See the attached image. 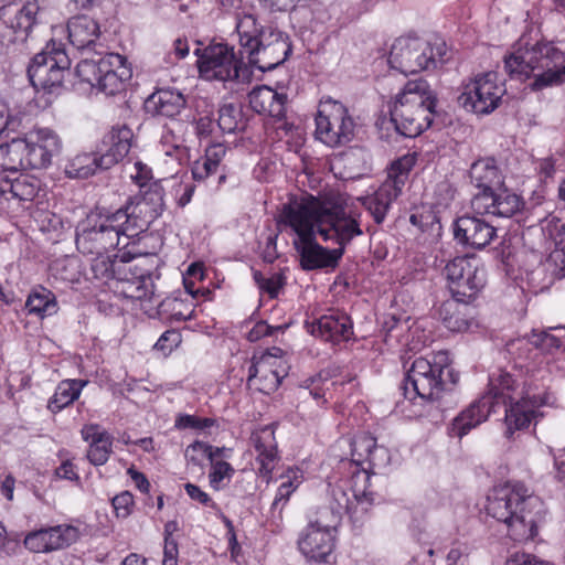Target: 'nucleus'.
<instances>
[{
    "instance_id": "f257e3e1",
    "label": "nucleus",
    "mask_w": 565,
    "mask_h": 565,
    "mask_svg": "<svg viewBox=\"0 0 565 565\" xmlns=\"http://www.w3.org/2000/svg\"><path fill=\"white\" fill-rule=\"evenodd\" d=\"M360 215L348 214L338 194L309 196L284 205L280 223L297 234L294 247L305 270L335 267L345 246L363 234Z\"/></svg>"
},
{
    "instance_id": "f03ea898",
    "label": "nucleus",
    "mask_w": 565,
    "mask_h": 565,
    "mask_svg": "<svg viewBox=\"0 0 565 565\" xmlns=\"http://www.w3.org/2000/svg\"><path fill=\"white\" fill-rule=\"evenodd\" d=\"M156 216L145 199L130 200L116 212L90 213L76 227V247L84 255L108 254L119 245L127 247Z\"/></svg>"
},
{
    "instance_id": "7ed1b4c3",
    "label": "nucleus",
    "mask_w": 565,
    "mask_h": 565,
    "mask_svg": "<svg viewBox=\"0 0 565 565\" xmlns=\"http://www.w3.org/2000/svg\"><path fill=\"white\" fill-rule=\"evenodd\" d=\"M486 511L504 523L509 536L516 542L533 540L545 519L544 502L520 482L494 487L488 494Z\"/></svg>"
},
{
    "instance_id": "20e7f679",
    "label": "nucleus",
    "mask_w": 565,
    "mask_h": 565,
    "mask_svg": "<svg viewBox=\"0 0 565 565\" xmlns=\"http://www.w3.org/2000/svg\"><path fill=\"white\" fill-rule=\"evenodd\" d=\"M512 77H533L530 88L534 92L565 83V52L553 42L522 43L504 60Z\"/></svg>"
},
{
    "instance_id": "39448f33",
    "label": "nucleus",
    "mask_w": 565,
    "mask_h": 565,
    "mask_svg": "<svg viewBox=\"0 0 565 565\" xmlns=\"http://www.w3.org/2000/svg\"><path fill=\"white\" fill-rule=\"evenodd\" d=\"M236 31L248 63L262 72L271 71L282 64L292 51L288 34L260 24L252 13L237 15Z\"/></svg>"
},
{
    "instance_id": "423d86ee",
    "label": "nucleus",
    "mask_w": 565,
    "mask_h": 565,
    "mask_svg": "<svg viewBox=\"0 0 565 565\" xmlns=\"http://www.w3.org/2000/svg\"><path fill=\"white\" fill-rule=\"evenodd\" d=\"M435 106L428 83L423 78L409 81L390 109L391 119L402 136L415 138L431 125Z\"/></svg>"
},
{
    "instance_id": "0eeeda50",
    "label": "nucleus",
    "mask_w": 565,
    "mask_h": 565,
    "mask_svg": "<svg viewBox=\"0 0 565 565\" xmlns=\"http://www.w3.org/2000/svg\"><path fill=\"white\" fill-rule=\"evenodd\" d=\"M445 372L450 377L451 385H455L459 376L449 367L446 352H438L434 355L433 361L425 358L416 359L404 380L405 396L409 399L415 397L430 401L438 399L440 393L447 388L444 379Z\"/></svg>"
},
{
    "instance_id": "6e6552de",
    "label": "nucleus",
    "mask_w": 565,
    "mask_h": 565,
    "mask_svg": "<svg viewBox=\"0 0 565 565\" xmlns=\"http://www.w3.org/2000/svg\"><path fill=\"white\" fill-rule=\"evenodd\" d=\"M447 52V44L443 40L429 42L418 36H402L391 47L388 64L405 75L414 74L444 64Z\"/></svg>"
},
{
    "instance_id": "1a4fd4ad",
    "label": "nucleus",
    "mask_w": 565,
    "mask_h": 565,
    "mask_svg": "<svg viewBox=\"0 0 565 565\" xmlns=\"http://www.w3.org/2000/svg\"><path fill=\"white\" fill-rule=\"evenodd\" d=\"M71 60L61 43H47L36 54L28 67V76L32 86L50 94L57 93L66 74H70Z\"/></svg>"
},
{
    "instance_id": "9d476101",
    "label": "nucleus",
    "mask_w": 565,
    "mask_h": 565,
    "mask_svg": "<svg viewBox=\"0 0 565 565\" xmlns=\"http://www.w3.org/2000/svg\"><path fill=\"white\" fill-rule=\"evenodd\" d=\"M196 49L198 66L203 78L222 82L237 81L248 83L252 72L247 65L236 58L234 47L224 43L209 45L202 50Z\"/></svg>"
},
{
    "instance_id": "9b49d317",
    "label": "nucleus",
    "mask_w": 565,
    "mask_h": 565,
    "mask_svg": "<svg viewBox=\"0 0 565 565\" xmlns=\"http://www.w3.org/2000/svg\"><path fill=\"white\" fill-rule=\"evenodd\" d=\"M124 253L117 264V276L111 285L115 292L134 300H153L156 286L147 257L127 258Z\"/></svg>"
},
{
    "instance_id": "f8f14e48",
    "label": "nucleus",
    "mask_w": 565,
    "mask_h": 565,
    "mask_svg": "<svg viewBox=\"0 0 565 565\" xmlns=\"http://www.w3.org/2000/svg\"><path fill=\"white\" fill-rule=\"evenodd\" d=\"M354 132V119L342 103L331 98L320 102L316 116L318 139L330 147H338L350 142Z\"/></svg>"
},
{
    "instance_id": "ddd939ff",
    "label": "nucleus",
    "mask_w": 565,
    "mask_h": 565,
    "mask_svg": "<svg viewBox=\"0 0 565 565\" xmlns=\"http://www.w3.org/2000/svg\"><path fill=\"white\" fill-rule=\"evenodd\" d=\"M504 93L497 73H481L462 83L458 103L468 111L488 115L499 107Z\"/></svg>"
},
{
    "instance_id": "4468645a",
    "label": "nucleus",
    "mask_w": 565,
    "mask_h": 565,
    "mask_svg": "<svg viewBox=\"0 0 565 565\" xmlns=\"http://www.w3.org/2000/svg\"><path fill=\"white\" fill-rule=\"evenodd\" d=\"M448 287L454 298L471 300L486 285V269L475 257H456L445 267Z\"/></svg>"
},
{
    "instance_id": "2eb2a0df",
    "label": "nucleus",
    "mask_w": 565,
    "mask_h": 565,
    "mask_svg": "<svg viewBox=\"0 0 565 565\" xmlns=\"http://www.w3.org/2000/svg\"><path fill=\"white\" fill-rule=\"evenodd\" d=\"M370 479L371 476L366 470H358L351 478V492L354 502L350 500L342 487L335 486L331 489L328 504H333V509L342 515L349 513L353 516L359 511L366 512L374 501V493L369 490Z\"/></svg>"
},
{
    "instance_id": "dca6fc26",
    "label": "nucleus",
    "mask_w": 565,
    "mask_h": 565,
    "mask_svg": "<svg viewBox=\"0 0 565 565\" xmlns=\"http://www.w3.org/2000/svg\"><path fill=\"white\" fill-rule=\"evenodd\" d=\"M79 530L70 524L42 527L28 533L24 537V546L32 553H52L64 550L77 542Z\"/></svg>"
},
{
    "instance_id": "f3484780",
    "label": "nucleus",
    "mask_w": 565,
    "mask_h": 565,
    "mask_svg": "<svg viewBox=\"0 0 565 565\" xmlns=\"http://www.w3.org/2000/svg\"><path fill=\"white\" fill-rule=\"evenodd\" d=\"M21 140L26 145V166L32 169L49 167L61 150V140L50 128H34Z\"/></svg>"
},
{
    "instance_id": "a211bd4d",
    "label": "nucleus",
    "mask_w": 565,
    "mask_h": 565,
    "mask_svg": "<svg viewBox=\"0 0 565 565\" xmlns=\"http://www.w3.org/2000/svg\"><path fill=\"white\" fill-rule=\"evenodd\" d=\"M544 404V398L536 395L531 396L529 393L508 402L504 418L505 436L511 438L516 430L527 428L532 422L542 416L539 409Z\"/></svg>"
},
{
    "instance_id": "6ab92c4d",
    "label": "nucleus",
    "mask_w": 565,
    "mask_h": 565,
    "mask_svg": "<svg viewBox=\"0 0 565 565\" xmlns=\"http://www.w3.org/2000/svg\"><path fill=\"white\" fill-rule=\"evenodd\" d=\"M286 374L287 372L286 367L282 366V361L279 360L276 354L268 352L253 362L248 370L247 382L249 385H256V381L258 380V390L263 393L270 394L279 387Z\"/></svg>"
},
{
    "instance_id": "aec40b11",
    "label": "nucleus",
    "mask_w": 565,
    "mask_h": 565,
    "mask_svg": "<svg viewBox=\"0 0 565 565\" xmlns=\"http://www.w3.org/2000/svg\"><path fill=\"white\" fill-rule=\"evenodd\" d=\"M454 234L460 244L482 249L497 236V230L482 218L465 215L455 222Z\"/></svg>"
},
{
    "instance_id": "412c9836",
    "label": "nucleus",
    "mask_w": 565,
    "mask_h": 565,
    "mask_svg": "<svg viewBox=\"0 0 565 565\" xmlns=\"http://www.w3.org/2000/svg\"><path fill=\"white\" fill-rule=\"evenodd\" d=\"M100 81L95 88L106 95H115L124 87V82L131 76L130 70L126 66V58L118 53H107L102 56Z\"/></svg>"
},
{
    "instance_id": "4be33fe9",
    "label": "nucleus",
    "mask_w": 565,
    "mask_h": 565,
    "mask_svg": "<svg viewBox=\"0 0 565 565\" xmlns=\"http://www.w3.org/2000/svg\"><path fill=\"white\" fill-rule=\"evenodd\" d=\"M492 412L494 408L491 396H481L452 419L450 435L462 438L471 429L486 422Z\"/></svg>"
},
{
    "instance_id": "5701e85b",
    "label": "nucleus",
    "mask_w": 565,
    "mask_h": 565,
    "mask_svg": "<svg viewBox=\"0 0 565 565\" xmlns=\"http://www.w3.org/2000/svg\"><path fill=\"white\" fill-rule=\"evenodd\" d=\"M39 10L36 1H28L21 8L6 6L1 8L0 18L15 33L17 40L25 41L38 23Z\"/></svg>"
},
{
    "instance_id": "b1692460",
    "label": "nucleus",
    "mask_w": 565,
    "mask_h": 565,
    "mask_svg": "<svg viewBox=\"0 0 565 565\" xmlns=\"http://www.w3.org/2000/svg\"><path fill=\"white\" fill-rule=\"evenodd\" d=\"M250 443L257 452L256 461L259 465L258 472L270 479L271 472L278 461L277 443L275 431L271 427L265 426L250 436Z\"/></svg>"
},
{
    "instance_id": "393cba45",
    "label": "nucleus",
    "mask_w": 565,
    "mask_h": 565,
    "mask_svg": "<svg viewBox=\"0 0 565 565\" xmlns=\"http://www.w3.org/2000/svg\"><path fill=\"white\" fill-rule=\"evenodd\" d=\"M298 545L307 558L315 562H328L334 547V535L326 530L307 527L299 539Z\"/></svg>"
},
{
    "instance_id": "a878e982",
    "label": "nucleus",
    "mask_w": 565,
    "mask_h": 565,
    "mask_svg": "<svg viewBox=\"0 0 565 565\" xmlns=\"http://www.w3.org/2000/svg\"><path fill=\"white\" fill-rule=\"evenodd\" d=\"M67 32L70 43L79 51L95 50L100 36L98 22L84 14L68 20Z\"/></svg>"
},
{
    "instance_id": "bb28decb",
    "label": "nucleus",
    "mask_w": 565,
    "mask_h": 565,
    "mask_svg": "<svg viewBox=\"0 0 565 565\" xmlns=\"http://www.w3.org/2000/svg\"><path fill=\"white\" fill-rule=\"evenodd\" d=\"M82 437L89 443L87 459L94 466H103L113 452V436L97 424L85 425Z\"/></svg>"
},
{
    "instance_id": "cd10ccee",
    "label": "nucleus",
    "mask_w": 565,
    "mask_h": 565,
    "mask_svg": "<svg viewBox=\"0 0 565 565\" xmlns=\"http://www.w3.org/2000/svg\"><path fill=\"white\" fill-rule=\"evenodd\" d=\"M134 132L126 125L114 127L103 140L106 150L102 153V162L108 169L121 161L130 151Z\"/></svg>"
},
{
    "instance_id": "c85d7f7f",
    "label": "nucleus",
    "mask_w": 565,
    "mask_h": 565,
    "mask_svg": "<svg viewBox=\"0 0 565 565\" xmlns=\"http://www.w3.org/2000/svg\"><path fill=\"white\" fill-rule=\"evenodd\" d=\"M249 105L258 114L282 119L286 111V94L278 93L269 86L263 85L254 88L249 95Z\"/></svg>"
},
{
    "instance_id": "c756f323",
    "label": "nucleus",
    "mask_w": 565,
    "mask_h": 565,
    "mask_svg": "<svg viewBox=\"0 0 565 565\" xmlns=\"http://www.w3.org/2000/svg\"><path fill=\"white\" fill-rule=\"evenodd\" d=\"M352 322L345 313L332 312L322 316L312 327V334L324 341H347L352 335Z\"/></svg>"
},
{
    "instance_id": "7c9ffc66",
    "label": "nucleus",
    "mask_w": 565,
    "mask_h": 565,
    "mask_svg": "<svg viewBox=\"0 0 565 565\" xmlns=\"http://www.w3.org/2000/svg\"><path fill=\"white\" fill-rule=\"evenodd\" d=\"M469 300H459L452 297L451 300L443 302L439 308V316L444 326L452 332L470 330L477 322L471 316V309L467 306Z\"/></svg>"
},
{
    "instance_id": "2f4dec72",
    "label": "nucleus",
    "mask_w": 565,
    "mask_h": 565,
    "mask_svg": "<svg viewBox=\"0 0 565 565\" xmlns=\"http://www.w3.org/2000/svg\"><path fill=\"white\" fill-rule=\"evenodd\" d=\"M402 191L393 183L382 185L372 194L359 198L363 207L369 211L376 224L384 222L391 204L401 195Z\"/></svg>"
},
{
    "instance_id": "473e14b6",
    "label": "nucleus",
    "mask_w": 565,
    "mask_h": 565,
    "mask_svg": "<svg viewBox=\"0 0 565 565\" xmlns=\"http://www.w3.org/2000/svg\"><path fill=\"white\" fill-rule=\"evenodd\" d=\"M524 395L522 390H519L516 381L507 372L498 371L489 377V391L483 396H491L493 408L498 404L508 405L515 398Z\"/></svg>"
},
{
    "instance_id": "72a5a7b5",
    "label": "nucleus",
    "mask_w": 565,
    "mask_h": 565,
    "mask_svg": "<svg viewBox=\"0 0 565 565\" xmlns=\"http://www.w3.org/2000/svg\"><path fill=\"white\" fill-rule=\"evenodd\" d=\"M185 106V99L179 92L159 89L147 99V107L156 115L172 118Z\"/></svg>"
},
{
    "instance_id": "f704fd0d",
    "label": "nucleus",
    "mask_w": 565,
    "mask_h": 565,
    "mask_svg": "<svg viewBox=\"0 0 565 565\" xmlns=\"http://www.w3.org/2000/svg\"><path fill=\"white\" fill-rule=\"evenodd\" d=\"M102 153H81L72 158L66 167L65 173L70 178L86 179L98 170H106L108 167H104L102 162Z\"/></svg>"
},
{
    "instance_id": "c9c22d12",
    "label": "nucleus",
    "mask_w": 565,
    "mask_h": 565,
    "mask_svg": "<svg viewBox=\"0 0 565 565\" xmlns=\"http://www.w3.org/2000/svg\"><path fill=\"white\" fill-rule=\"evenodd\" d=\"M25 308L30 315H36L40 318H44L57 312V301L55 295L51 290L42 286H36L30 292L25 302Z\"/></svg>"
},
{
    "instance_id": "e433bc0d",
    "label": "nucleus",
    "mask_w": 565,
    "mask_h": 565,
    "mask_svg": "<svg viewBox=\"0 0 565 565\" xmlns=\"http://www.w3.org/2000/svg\"><path fill=\"white\" fill-rule=\"evenodd\" d=\"M470 179L478 189L489 190L500 184V173L494 159L484 158L473 162L470 168Z\"/></svg>"
},
{
    "instance_id": "4c0bfd02",
    "label": "nucleus",
    "mask_w": 565,
    "mask_h": 565,
    "mask_svg": "<svg viewBox=\"0 0 565 565\" xmlns=\"http://www.w3.org/2000/svg\"><path fill=\"white\" fill-rule=\"evenodd\" d=\"M194 307L192 300L168 297L158 303V315L170 321H186L193 318Z\"/></svg>"
},
{
    "instance_id": "58836bf2",
    "label": "nucleus",
    "mask_w": 565,
    "mask_h": 565,
    "mask_svg": "<svg viewBox=\"0 0 565 565\" xmlns=\"http://www.w3.org/2000/svg\"><path fill=\"white\" fill-rule=\"evenodd\" d=\"M87 384V381L83 380H65L62 381L52 398L49 401V409L53 413H57L64 407L72 404L78 398L83 387Z\"/></svg>"
},
{
    "instance_id": "ea45409f",
    "label": "nucleus",
    "mask_w": 565,
    "mask_h": 565,
    "mask_svg": "<svg viewBox=\"0 0 565 565\" xmlns=\"http://www.w3.org/2000/svg\"><path fill=\"white\" fill-rule=\"evenodd\" d=\"M25 150L26 145L21 139L0 145V169L15 172L28 168Z\"/></svg>"
},
{
    "instance_id": "a19ab883",
    "label": "nucleus",
    "mask_w": 565,
    "mask_h": 565,
    "mask_svg": "<svg viewBox=\"0 0 565 565\" xmlns=\"http://www.w3.org/2000/svg\"><path fill=\"white\" fill-rule=\"evenodd\" d=\"M561 344L562 342L557 337L546 331H533L532 334L527 338L512 340L507 344V348L509 352H515L518 349L533 345L535 349H540L545 352H551L554 349H558Z\"/></svg>"
},
{
    "instance_id": "79ce46f5",
    "label": "nucleus",
    "mask_w": 565,
    "mask_h": 565,
    "mask_svg": "<svg viewBox=\"0 0 565 565\" xmlns=\"http://www.w3.org/2000/svg\"><path fill=\"white\" fill-rule=\"evenodd\" d=\"M282 482L280 483L275 499L271 503V511L281 513L284 507L288 502L290 495L302 482V475L299 469H289L286 475L281 476Z\"/></svg>"
},
{
    "instance_id": "37998d69",
    "label": "nucleus",
    "mask_w": 565,
    "mask_h": 565,
    "mask_svg": "<svg viewBox=\"0 0 565 565\" xmlns=\"http://www.w3.org/2000/svg\"><path fill=\"white\" fill-rule=\"evenodd\" d=\"M218 127L226 134L244 130L246 120L241 105L224 104L218 110Z\"/></svg>"
},
{
    "instance_id": "c03bdc74",
    "label": "nucleus",
    "mask_w": 565,
    "mask_h": 565,
    "mask_svg": "<svg viewBox=\"0 0 565 565\" xmlns=\"http://www.w3.org/2000/svg\"><path fill=\"white\" fill-rule=\"evenodd\" d=\"M417 161V153L416 152H408L395 161L392 162L390 169L387 179L385 180L386 183H393L396 185L399 191H402L407 178L409 171L414 168Z\"/></svg>"
},
{
    "instance_id": "a18cd8bd",
    "label": "nucleus",
    "mask_w": 565,
    "mask_h": 565,
    "mask_svg": "<svg viewBox=\"0 0 565 565\" xmlns=\"http://www.w3.org/2000/svg\"><path fill=\"white\" fill-rule=\"evenodd\" d=\"M4 189L8 190L9 200L32 201L38 193V185L28 175H20L13 180L8 178Z\"/></svg>"
},
{
    "instance_id": "49530a36",
    "label": "nucleus",
    "mask_w": 565,
    "mask_h": 565,
    "mask_svg": "<svg viewBox=\"0 0 565 565\" xmlns=\"http://www.w3.org/2000/svg\"><path fill=\"white\" fill-rule=\"evenodd\" d=\"M196 451H202V455L210 461H220L218 458L230 457L231 449L225 447H214L203 441H194L188 446L185 450V457L193 465H200V458L195 455Z\"/></svg>"
},
{
    "instance_id": "de8ad7c7",
    "label": "nucleus",
    "mask_w": 565,
    "mask_h": 565,
    "mask_svg": "<svg viewBox=\"0 0 565 565\" xmlns=\"http://www.w3.org/2000/svg\"><path fill=\"white\" fill-rule=\"evenodd\" d=\"M316 519L310 521L308 527H317L319 531H328L333 534L337 526L340 524L342 514L333 509V504L320 507L317 510Z\"/></svg>"
},
{
    "instance_id": "09e8293b",
    "label": "nucleus",
    "mask_w": 565,
    "mask_h": 565,
    "mask_svg": "<svg viewBox=\"0 0 565 565\" xmlns=\"http://www.w3.org/2000/svg\"><path fill=\"white\" fill-rule=\"evenodd\" d=\"M523 206L521 198L514 193L502 191L495 194V216L511 217Z\"/></svg>"
},
{
    "instance_id": "8fccbe9b",
    "label": "nucleus",
    "mask_w": 565,
    "mask_h": 565,
    "mask_svg": "<svg viewBox=\"0 0 565 565\" xmlns=\"http://www.w3.org/2000/svg\"><path fill=\"white\" fill-rule=\"evenodd\" d=\"M92 260V271L97 279L111 280L113 282L117 276V264L119 259H113L107 254L94 255Z\"/></svg>"
},
{
    "instance_id": "3c124183",
    "label": "nucleus",
    "mask_w": 565,
    "mask_h": 565,
    "mask_svg": "<svg viewBox=\"0 0 565 565\" xmlns=\"http://www.w3.org/2000/svg\"><path fill=\"white\" fill-rule=\"evenodd\" d=\"M376 445V439L369 434L355 436L351 443L353 461L358 463L367 461Z\"/></svg>"
},
{
    "instance_id": "603ef678",
    "label": "nucleus",
    "mask_w": 565,
    "mask_h": 565,
    "mask_svg": "<svg viewBox=\"0 0 565 565\" xmlns=\"http://www.w3.org/2000/svg\"><path fill=\"white\" fill-rule=\"evenodd\" d=\"M102 72V57L98 61L85 58L81 61L76 66V74L78 78L89 84L92 87H96L97 82L100 81Z\"/></svg>"
},
{
    "instance_id": "864d4df0",
    "label": "nucleus",
    "mask_w": 565,
    "mask_h": 565,
    "mask_svg": "<svg viewBox=\"0 0 565 565\" xmlns=\"http://www.w3.org/2000/svg\"><path fill=\"white\" fill-rule=\"evenodd\" d=\"M211 471L209 473L210 486L214 490L223 488V481L230 480L234 475V468L226 461H210Z\"/></svg>"
},
{
    "instance_id": "5fc2aeb1",
    "label": "nucleus",
    "mask_w": 565,
    "mask_h": 565,
    "mask_svg": "<svg viewBox=\"0 0 565 565\" xmlns=\"http://www.w3.org/2000/svg\"><path fill=\"white\" fill-rule=\"evenodd\" d=\"M494 204L495 193L492 189H480V192L477 193L471 201L472 209L478 214L495 215V211H493L495 209Z\"/></svg>"
},
{
    "instance_id": "6e6d98bb",
    "label": "nucleus",
    "mask_w": 565,
    "mask_h": 565,
    "mask_svg": "<svg viewBox=\"0 0 565 565\" xmlns=\"http://www.w3.org/2000/svg\"><path fill=\"white\" fill-rule=\"evenodd\" d=\"M254 280L262 291L269 295L270 298H276L284 285V278L279 274H274L270 277H264L260 271H254Z\"/></svg>"
},
{
    "instance_id": "4d7b16f0",
    "label": "nucleus",
    "mask_w": 565,
    "mask_h": 565,
    "mask_svg": "<svg viewBox=\"0 0 565 565\" xmlns=\"http://www.w3.org/2000/svg\"><path fill=\"white\" fill-rule=\"evenodd\" d=\"M191 171L193 179L201 182L215 174L218 171V168L206 158L201 157L193 162Z\"/></svg>"
},
{
    "instance_id": "13d9d810",
    "label": "nucleus",
    "mask_w": 565,
    "mask_h": 565,
    "mask_svg": "<svg viewBox=\"0 0 565 565\" xmlns=\"http://www.w3.org/2000/svg\"><path fill=\"white\" fill-rule=\"evenodd\" d=\"M317 380L311 379L307 380L305 383V386H300L297 393V396L302 402H306V399L311 396L313 399H316L320 405H324L327 401L324 399V391L316 385Z\"/></svg>"
},
{
    "instance_id": "bf43d9fd",
    "label": "nucleus",
    "mask_w": 565,
    "mask_h": 565,
    "mask_svg": "<svg viewBox=\"0 0 565 565\" xmlns=\"http://www.w3.org/2000/svg\"><path fill=\"white\" fill-rule=\"evenodd\" d=\"M181 343V334L175 330H168L161 334L154 344V349L162 351L164 354L170 353Z\"/></svg>"
},
{
    "instance_id": "052dcab7",
    "label": "nucleus",
    "mask_w": 565,
    "mask_h": 565,
    "mask_svg": "<svg viewBox=\"0 0 565 565\" xmlns=\"http://www.w3.org/2000/svg\"><path fill=\"white\" fill-rule=\"evenodd\" d=\"M134 505L132 495L125 491L120 494H117L113 499V507L115 509L116 515L119 518H127L131 512V507Z\"/></svg>"
},
{
    "instance_id": "680f3d73",
    "label": "nucleus",
    "mask_w": 565,
    "mask_h": 565,
    "mask_svg": "<svg viewBox=\"0 0 565 565\" xmlns=\"http://www.w3.org/2000/svg\"><path fill=\"white\" fill-rule=\"evenodd\" d=\"M186 494L194 501H198L199 503L206 505V507H215V503L212 501L210 495L204 492L200 487L193 483H186L184 486Z\"/></svg>"
},
{
    "instance_id": "e2e57ef3",
    "label": "nucleus",
    "mask_w": 565,
    "mask_h": 565,
    "mask_svg": "<svg viewBox=\"0 0 565 565\" xmlns=\"http://www.w3.org/2000/svg\"><path fill=\"white\" fill-rule=\"evenodd\" d=\"M281 330V327H271L265 321L257 322L248 332L249 341H257L264 337L271 335L275 331Z\"/></svg>"
},
{
    "instance_id": "0e129e2a",
    "label": "nucleus",
    "mask_w": 565,
    "mask_h": 565,
    "mask_svg": "<svg viewBox=\"0 0 565 565\" xmlns=\"http://www.w3.org/2000/svg\"><path fill=\"white\" fill-rule=\"evenodd\" d=\"M226 154V147L222 143H214L206 148L203 156L211 161L215 167L220 168V163Z\"/></svg>"
},
{
    "instance_id": "69168bd1",
    "label": "nucleus",
    "mask_w": 565,
    "mask_h": 565,
    "mask_svg": "<svg viewBox=\"0 0 565 565\" xmlns=\"http://www.w3.org/2000/svg\"><path fill=\"white\" fill-rule=\"evenodd\" d=\"M55 475L61 479L76 481L79 479L74 465L70 460H65L55 470Z\"/></svg>"
},
{
    "instance_id": "338daca9",
    "label": "nucleus",
    "mask_w": 565,
    "mask_h": 565,
    "mask_svg": "<svg viewBox=\"0 0 565 565\" xmlns=\"http://www.w3.org/2000/svg\"><path fill=\"white\" fill-rule=\"evenodd\" d=\"M390 460L388 451L383 446L376 445L369 458V462L374 467L385 466Z\"/></svg>"
},
{
    "instance_id": "774afa93",
    "label": "nucleus",
    "mask_w": 565,
    "mask_h": 565,
    "mask_svg": "<svg viewBox=\"0 0 565 565\" xmlns=\"http://www.w3.org/2000/svg\"><path fill=\"white\" fill-rule=\"evenodd\" d=\"M548 232L556 247L561 248L565 245V223L557 221L550 227Z\"/></svg>"
}]
</instances>
